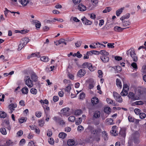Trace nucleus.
<instances>
[{"instance_id":"1","label":"nucleus","mask_w":146,"mask_h":146,"mask_svg":"<svg viewBox=\"0 0 146 146\" xmlns=\"http://www.w3.org/2000/svg\"><path fill=\"white\" fill-rule=\"evenodd\" d=\"M83 68H88V69L91 71L93 72L96 69L95 66H93L92 64L88 62H85L82 65Z\"/></svg>"},{"instance_id":"2","label":"nucleus","mask_w":146,"mask_h":146,"mask_svg":"<svg viewBox=\"0 0 146 146\" xmlns=\"http://www.w3.org/2000/svg\"><path fill=\"white\" fill-rule=\"evenodd\" d=\"M127 54L129 56L130 55L132 58L134 62H137V57L135 53L134 50L133 49H130L127 52Z\"/></svg>"},{"instance_id":"3","label":"nucleus","mask_w":146,"mask_h":146,"mask_svg":"<svg viewBox=\"0 0 146 146\" xmlns=\"http://www.w3.org/2000/svg\"><path fill=\"white\" fill-rule=\"evenodd\" d=\"M139 136V133L138 131H137L132 135L131 139L133 140L134 143H137L139 142L138 138Z\"/></svg>"},{"instance_id":"4","label":"nucleus","mask_w":146,"mask_h":146,"mask_svg":"<svg viewBox=\"0 0 146 146\" xmlns=\"http://www.w3.org/2000/svg\"><path fill=\"white\" fill-rule=\"evenodd\" d=\"M25 84L29 88H31L33 86V82L31 80L30 78L27 76L26 78Z\"/></svg>"},{"instance_id":"5","label":"nucleus","mask_w":146,"mask_h":146,"mask_svg":"<svg viewBox=\"0 0 146 146\" xmlns=\"http://www.w3.org/2000/svg\"><path fill=\"white\" fill-rule=\"evenodd\" d=\"M127 96L129 98H131L132 100H134L139 99V97L137 96H135V94L132 92L129 93Z\"/></svg>"},{"instance_id":"6","label":"nucleus","mask_w":146,"mask_h":146,"mask_svg":"<svg viewBox=\"0 0 146 146\" xmlns=\"http://www.w3.org/2000/svg\"><path fill=\"white\" fill-rule=\"evenodd\" d=\"M86 72V71L84 69H81L78 72L77 75L79 77H81L85 75Z\"/></svg>"},{"instance_id":"7","label":"nucleus","mask_w":146,"mask_h":146,"mask_svg":"<svg viewBox=\"0 0 146 146\" xmlns=\"http://www.w3.org/2000/svg\"><path fill=\"white\" fill-rule=\"evenodd\" d=\"M81 20L82 21L83 23L86 25H91L92 23L91 21L88 20L84 17L82 18Z\"/></svg>"},{"instance_id":"8","label":"nucleus","mask_w":146,"mask_h":146,"mask_svg":"<svg viewBox=\"0 0 146 146\" xmlns=\"http://www.w3.org/2000/svg\"><path fill=\"white\" fill-rule=\"evenodd\" d=\"M29 39L28 38L25 37L22 38L21 39L20 42L25 46L29 42Z\"/></svg>"},{"instance_id":"9","label":"nucleus","mask_w":146,"mask_h":146,"mask_svg":"<svg viewBox=\"0 0 146 146\" xmlns=\"http://www.w3.org/2000/svg\"><path fill=\"white\" fill-rule=\"evenodd\" d=\"M129 27H127L125 28H122L119 26H116L114 27L113 29L116 32H122L123 29H125L127 28H129Z\"/></svg>"},{"instance_id":"10","label":"nucleus","mask_w":146,"mask_h":146,"mask_svg":"<svg viewBox=\"0 0 146 146\" xmlns=\"http://www.w3.org/2000/svg\"><path fill=\"white\" fill-rule=\"evenodd\" d=\"M78 9L82 11H84L86 10V7L82 4H80L78 6Z\"/></svg>"},{"instance_id":"11","label":"nucleus","mask_w":146,"mask_h":146,"mask_svg":"<svg viewBox=\"0 0 146 146\" xmlns=\"http://www.w3.org/2000/svg\"><path fill=\"white\" fill-rule=\"evenodd\" d=\"M70 109L68 108H66L62 109L61 111L62 112L64 115L68 116L69 115V111Z\"/></svg>"},{"instance_id":"12","label":"nucleus","mask_w":146,"mask_h":146,"mask_svg":"<svg viewBox=\"0 0 146 146\" xmlns=\"http://www.w3.org/2000/svg\"><path fill=\"white\" fill-rule=\"evenodd\" d=\"M102 131V130L100 128H98L96 129H94L93 134L96 135L100 134Z\"/></svg>"},{"instance_id":"13","label":"nucleus","mask_w":146,"mask_h":146,"mask_svg":"<svg viewBox=\"0 0 146 146\" xmlns=\"http://www.w3.org/2000/svg\"><path fill=\"white\" fill-rule=\"evenodd\" d=\"M100 58L104 62H108L109 60V58L107 56H103L101 57Z\"/></svg>"},{"instance_id":"14","label":"nucleus","mask_w":146,"mask_h":146,"mask_svg":"<svg viewBox=\"0 0 146 146\" xmlns=\"http://www.w3.org/2000/svg\"><path fill=\"white\" fill-rule=\"evenodd\" d=\"M91 102L93 105L96 104L99 102V100L96 97H94L92 98Z\"/></svg>"},{"instance_id":"15","label":"nucleus","mask_w":146,"mask_h":146,"mask_svg":"<svg viewBox=\"0 0 146 146\" xmlns=\"http://www.w3.org/2000/svg\"><path fill=\"white\" fill-rule=\"evenodd\" d=\"M31 77L32 80L34 82H36L37 80V76L34 72H33L32 74Z\"/></svg>"},{"instance_id":"16","label":"nucleus","mask_w":146,"mask_h":146,"mask_svg":"<svg viewBox=\"0 0 146 146\" xmlns=\"http://www.w3.org/2000/svg\"><path fill=\"white\" fill-rule=\"evenodd\" d=\"M102 137L104 139V140H107L108 139V135L107 133L105 131L102 132Z\"/></svg>"},{"instance_id":"17","label":"nucleus","mask_w":146,"mask_h":146,"mask_svg":"<svg viewBox=\"0 0 146 146\" xmlns=\"http://www.w3.org/2000/svg\"><path fill=\"white\" fill-rule=\"evenodd\" d=\"M5 127L8 129L9 130H10L11 129V127L10 125V123L9 121L5 120Z\"/></svg>"},{"instance_id":"18","label":"nucleus","mask_w":146,"mask_h":146,"mask_svg":"<svg viewBox=\"0 0 146 146\" xmlns=\"http://www.w3.org/2000/svg\"><path fill=\"white\" fill-rule=\"evenodd\" d=\"M75 143L73 139H69L67 141V144L69 146H72Z\"/></svg>"},{"instance_id":"19","label":"nucleus","mask_w":146,"mask_h":146,"mask_svg":"<svg viewBox=\"0 0 146 146\" xmlns=\"http://www.w3.org/2000/svg\"><path fill=\"white\" fill-rule=\"evenodd\" d=\"M20 2L22 5L24 6L27 5L29 3V0H21Z\"/></svg>"},{"instance_id":"20","label":"nucleus","mask_w":146,"mask_h":146,"mask_svg":"<svg viewBox=\"0 0 146 146\" xmlns=\"http://www.w3.org/2000/svg\"><path fill=\"white\" fill-rule=\"evenodd\" d=\"M67 136V134L64 132H61L59 133L58 135L59 137L60 138L64 139Z\"/></svg>"},{"instance_id":"21","label":"nucleus","mask_w":146,"mask_h":146,"mask_svg":"<svg viewBox=\"0 0 146 146\" xmlns=\"http://www.w3.org/2000/svg\"><path fill=\"white\" fill-rule=\"evenodd\" d=\"M100 112L99 111H95L93 115L94 117L97 118H98L100 116Z\"/></svg>"},{"instance_id":"22","label":"nucleus","mask_w":146,"mask_h":146,"mask_svg":"<svg viewBox=\"0 0 146 146\" xmlns=\"http://www.w3.org/2000/svg\"><path fill=\"white\" fill-rule=\"evenodd\" d=\"M123 9V8H121L120 9H118L116 11V15L117 16H119L120 15V14L122 13Z\"/></svg>"},{"instance_id":"23","label":"nucleus","mask_w":146,"mask_h":146,"mask_svg":"<svg viewBox=\"0 0 146 146\" xmlns=\"http://www.w3.org/2000/svg\"><path fill=\"white\" fill-rule=\"evenodd\" d=\"M9 107L10 110H14V108H16L17 107V105L16 104H11L9 105Z\"/></svg>"},{"instance_id":"24","label":"nucleus","mask_w":146,"mask_h":146,"mask_svg":"<svg viewBox=\"0 0 146 146\" xmlns=\"http://www.w3.org/2000/svg\"><path fill=\"white\" fill-rule=\"evenodd\" d=\"M122 23L123 26L124 27H127L130 24V22L129 21H123Z\"/></svg>"},{"instance_id":"25","label":"nucleus","mask_w":146,"mask_h":146,"mask_svg":"<svg viewBox=\"0 0 146 146\" xmlns=\"http://www.w3.org/2000/svg\"><path fill=\"white\" fill-rule=\"evenodd\" d=\"M116 85L117 86L120 87V88H121L122 87V85L121 84V82L120 80L117 78L116 80Z\"/></svg>"},{"instance_id":"26","label":"nucleus","mask_w":146,"mask_h":146,"mask_svg":"<svg viewBox=\"0 0 146 146\" xmlns=\"http://www.w3.org/2000/svg\"><path fill=\"white\" fill-rule=\"evenodd\" d=\"M40 59L42 61L47 62L48 61L49 58L48 57L43 56Z\"/></svg>"},{"instance_id":"27","label":"nucleus","mask_w":146,"mask_h":146,"mask_svg":"<svg viewBox=\"0 0 146 146\" xmlns=\"http://www.w3.org/2000/svg\"><path fill=\"white\" fill-rule=\"evenodd\" d=\"M99 53L102 54L103 56H107L109 54L105 50H100L99 52Z\"/></svg>"},{"instance_id":"28","label":"nucleus","mask_w":146,"mask_h":146,"mask_svg":"<svg viewBox=\"0 0 146 146\" xmlns=\"http://www.w3.org/2000/svg\"><path fill=\"white\" fill-rule=\"evenodd\" d=\"M128 94V92L127 90L123 89V90L121 93V94L122 96H126Z\"/></svg>"},{"instance_id":"29","label":"nucleus","mask_w":146,"mask_h":146,"mask_svg":"<svg viewBox=\"0 0 146 146\" xmlns=\"http://www.w3.org/2000/svg\"><path fill=\"white\" fill-rule=\"evenodd\" d=\"M119 135L123 137H125V131L121 130L119 133Z\"/></svg>"},{"instance_id":"30","label":"nucleus","mask_w":146,"mask_h":146,"mask_svg":"<svg viewBox=\"0 0 146 146\" xmlns=\"http://www.w3.org/2000/svg\"><path fill=\"white\" fill-rule=\"evenodd\" d=\"M22 93L24 94H27L28 92V89L27 87H24L22 88L21 90Z\"/></svg>"},{"instance_id":"31","label":"nucleus","mask_w":146,"mask_h":146,"mask_svg":"<svg viewBox=\"0 0 146 146\" xmlns=\"http://www.w3.org/2000/svg\"><path fill=\"white\" fill-rule=\"evenodd\" d=\"M111 109L109 107H105L104 110V112L107 113H109L111 112Z\"/></svg>"},{"instance_id":"32","label":"nucleus","mask_w":146,"mask_h":146,"mask_svg":"<svg viewBox=\"0 0 146 146\" xmlns=\"http://www.w3.org/2000/svg\"><path fill=\"white\" fill-rule=\"evenodd\" d=\"M7 116V114L4 111H0V117L5 118Z\"/></svg>"},{"instance_id":"33","label":"nucleus","mask_w":146,"mask_h":146,"mask_svg":"<svg viewBox=\"0 0 146 146\" xmlns=\"http://www.w3.org/2000/svg\"><path fill=\"white\" fill-rule=\"evenodd\" d=\"M82 111L80 110H77L75 111L74 113L76 115H79L82 113Z\"/></svg>"},{"instance_id":"34","label":"nucleus","mask_w":146,"mask_h":146,"mask_svg":"<svg viewBox=\"0 0 146 146\" xmlns=\"http://www.w3.org/2000/svg\"><path fill=\"white\" fill-rule=\"evenodd\" d=\"M139 117L141 119L145 118L146 116V114L144 113H141L139 114Z\"/></svg>"},{"instance_id":"35","label":"nucleus","mask_w":146,"mask_h":146,"mask_svg":"<svg viewBox=\"0 0 146 146\" xmlns=\"http://www.w3.org/2000/svg\"><path fill=\"white\" fill-rule=\"evenodd\" d=\"M87 129L91 133L93 134V132L95 129L93 127L91 126H89Z\"/></svg>"},{"instance_id":"36","label":"nucleus","mask_w":146,"mask_h":146,"mask_svg":"<svg viewBox=\"0 0 146 146\" xmlns=\"http://www.w3.org/2000/svg\"><path fill=\"white\" fill-rule=\"evenodd\" d=\"M107 123L109 125L113 124L114 123L112 119L111 118L107 119L106 120Z\"/></svg>"},{"instance_id":"37","label":"nucleus","mask_w":146,"mask_h":146,"mask_svg":"<svg viewBox=\"0 0 146 146\" xmlns=\"http://www.w3.org/2000/svg\"><path fill=\"white\" fill-rule=\"evenodd\" d=\"M82 121V119L81 117H79L77 120L75 121V123L76 125H80Z\"/></svg>"},{"instance_id":"38","label":"nucleus","mask_w":146,"mask_h":146,"mask_svg":"<svg viewBox=\"0 0 146 146\" xmlns=\"http://www.w3.org/2000/svg\"><path fill=\"white\" fill-rule=\"evenodd\" d=\"M30 92L32 94H36L37 93V90L36 89L33 88L31 89Z\"/></svg>"},{"instance_id":"39","label":"nucleus","mask_w":146,"mask_h":146,"mask_svg":"<svg viewBox=\"0 0 146 146\" xmlns=\"http://www.w3.org/2000/svg\"><path fill=\"white\" fill-rule=\"evenodd\" d=\"M106 101L107 103L108 104H113V105L114 106H115V103H113V100H111V99L109 98H107L106 99Z\"/></svg>"},{"instance_id":"40","label":"nucleus","mask_w":146,"mask_h":146,"mask_svg":"<svg viewBox=\"0 0 146 146\" xmlns=\"http://www.w3.org/2000/svg\"><path fill=\"white\" fill-rule=\"evenodd\" d=\"M111 10V7H107L104 10L103 12V13H107L110 12Z\"/></svg>"},{"instance_id":"41","label":"nucleus","mask_w":146,"mask_h":146,"mask_svg":"<svg viewBox=\"0 0 146 146\" xmlns=\"http://www.w3.org/2000/svg\"><path fill=\"white\" fill-rule=\"evenodd\" d=\"M0 131L2 134L5 135L7 134V132L6 129L4 128H1L0 129Z\"/></svg>"},{"instance_id":"42","label":"nucleus","mask_w":146,"mask_h":146,"mask_svg":"<svg viewBox=\"0 0 146 146\" xmlns=\"http://www.w3.org/2000/svg\"><path fill=\"white\" fill-rule=\"evenodd\" d=\"M75 119V117L73 116L69 117L68 118V120L71 122H74Z\"/></svg>"},{"instance_id":"43","label":"nucleus","mask_w":146,"mask_h":146,"mask_svg":"<svg viewBox=\"0 0 146 146\" xmlns=\"http://www.w3.org/2000/svg\"><path fill=\"white\" fill-rule=\"evenodd\" d=\"M94 139L97 141H100V134L96 135Z\"/></svg>"},{"instance_id":"44","label":"nucleus","mask_w":146,"mask_h":146,"mask_svg":"<svg viewBox=\"0 0 146 146\" xmlns=\"http://www.w3.org/2000/svg\"><path fill=\"white\" fill-rule=\"evenodd\" d=\"M53 120L57 123H58L61 119V118L58 117H54L53 118Z\"/></svg>"},{"instance_id":"45","label":"nucleus","mask_w":146,"mask_h":146,"mask_svg":"<svg viewBox=\"0 0 146 146\" xmlns=\"http://www.w3.org/2000/svg\"><path fill=\"white\" fill-rule=\"evenodd\" d=\"M113 96L115 99L119 97H120L119 94L115 92H113Z\"/></svg>"},{"instance_id":"46","label":"nucleus","mask_w":146,"mask_h":146,"mask_svg":"<svg viewBox=\"0 0 146 146\" xmlns=\"http://www.w3.org/2000/svg\"><path fill=\"white\" fill-rule=\"evenodd\" d=\"M113 96L115 99L119 97H120L119 94L115 92H113Z\"/></svg>"},{"instance_id":"47","label":"nucleus","mask_w":146,"mask_h":146,"mask_svg":"<svg viewBox=\"0 0 146 146\" xmlns=\"http://www.w3.org/2000/svg\"><path fill=\"white\" fill-rule=\"evenodd\" d=\"M134 112L137 115L139 114L141 112V110L138 108H136L134 110Z\"/></svg>"},{"instance_id":"48","label":"nucleus","mask_w":146,"mask_h":146,"mask_svg":"<svg viewBox=\"0 0 146 146\" xmlns=\"http://www.w3.org/2000/svg\"><path fill=\"white\" fill-rule=\"evenodd\" d=\"M44 123V120L41 119L40 120L38 121L39 125L41 127H42Z\"/></svg>"},{"instance_id":"49","label":"nucleus","mask_w":146,"mask_h":146,"mask_svg":"<svg viewBox=\"0 0 146 146\" xmlns=\"http://www.w3.org/2000/svg\"><path fill=\"white\" fill-rule=\"evenodd\" d=\"M95 85V83L94 81H92V82H90L89 84V88L90 89H91L93 88L94 87Z\"/></svg>"},{"instance_id":"50","label":"nucleus","mask_w":146,"mask_h":146,"mask_svg":"<svg viewBox=\"0 0 146 146\" xmlns=\"http://www.w3.org/2000/svg\"><path fill=\"white\" fill-rule=\"evenodd\" d=\"M71 88V85L70 84H69L67 87H66V89H65V91L69 92L70 91Z\"/></svg>"},{"instance_id":"51","label":"nucleus","mask_w":146,"mask_h":146,"mask_svg":"<svg viewBox=\"0 0 146 146\" xmlns=\"http://www.w3.org/2000/svg\"><path fill=\"white\" fill-rule=\"evenodd\" d=\"M98 73L99 74L98 76V77L100 78H101L102 77V74L103 73L101 70H99L98 72Z\"/></svg>"},{"instance_id":"52","label":"nucleus","mask_w":146,"mask_h":146,"mask_svg":"<svg viewBox=\"0 0 146 146\" xmlns=\"http://www.w3.org/2000/svg\"><path fill=\"white\" fill-rule=\"evenodd\" d=\"M114 44V43H108L107 44V46L109 48H114V46H113Z\"/></svg>"},{"instance_id":"53","label":"nucleus","mask_w":146,"mask_h":146,"mask_svg":"<svg viewBox=\"0 0 146 146\" xmlns=\"http://www.w3.org/2000/svg\"><path fill=\"white\" fill-rule=\"evenodd\" d=\"M82 42L80 41H77L75 43V44L76 47H80L81 44Z\"/></svg>"},{"instance_id":"54","label":"nucleus","mask_w":146,"mask_h":146,"mask_svg":"<svg viewBox=\"0 0 146 146\" xmlns=\"http://www.w3.org/2000/svg\"><path fill=\"white\" fill-rule=\"evenodd\" d=\"M19 120L20 123H22L26 121V119L25 117H22L19 119Z\"/></svg>"},{"instance_id":"55","label":"nucleus","mask_w":146,"mask_h":146,"mask_svg":"<svg viewBox=\"0 0 146 146\" xmlns=\"http://www.w3.org/2000/svg\"><path fill=\"white\" fill-rule=\"evenodd\" d=\"M29 32V30L24 29L20 31V33L23 34H25L26 33H28Z\"/></svg>"},{"instance_id":"56","label":"nucleus","mask_w":146,"mask_h":146,"mask_svg":"<svg viewBox=\"0 0 146 146\" xmlns=\"http://www.w3.org/2000/svg\"><path fill=\"white\" fill-rule=\"evenodd\" d=\"M85 96V94L84 93L82 92L81 93L80 96V99H83V98H84Z\"/></svg>"},{"instance_id":"57","label":"nucleus","mask_w":146,"mask_h":146,"mask_svg":"<svg viewBox=\"0 0 146 146\" xmlns=\"http://www.w3.org/2000/svg\"><path fill=\"white\" fill-rule=\"evenodd\" d=\"M135 104L136 105H142L143 104V102L141 101H136L135 102Z\"/></svg>"},{"instance_id":"58","label":"nucleus","mask_w":146,"mask_h":146,"mask_svg":"<svg viewBox=\"0 0 146 146\" xmlns=\"http://www.w3.org/2000/svg\"><path fill=\"white\" fill-rule=\"evenodd\" d=\"M24 46L25 45H23V44L21 43V42H20V43L19 45V47L18 48V50H21Z\"/></svg>"},{"instance_id":"59","label":"nucleus","mask_w":146,"mask_h":146,"mask_svg":"<svg viewBox=\"0 0 146 146\" xmlns=\"http://www.w3.org/2000/svg\"><path fill=\"white\" fill-rule=\"evenodd\" d=\"M135 118L132 117L130 116H129L128 117V119L129 122H133Z\"/></svg>"},{"instance_id":"60","label":"nucleus","mask_w":146,"mask_h":146,"mask_svg":"<svg viewBox=\"0 0 146 146\" xmlns=\"http://www.w3.org/2000/svg\"><path fill=\"white\" fill-rule=\"evenodd\" d=\"M84 129L82 125H79L78 126L77 128V130L79 131H82Z\"/></svg>"},{"instance_id":"61","label":"nucleus","mask_w":146,"mask_h":146,"mask_svg":"<svg viewBox=\"0 0 146 146\" xmlns=\"http://www.w3.org/2000/svg\"><path fill=\"white\" fill-rule=\"evenodd\" d=\"M35 115L37 117H39L41 115V113L40 111H37L35 113Z\"/></svg>"},{"instance_id":"62","label":"nucleus","mask_w":146,"mask_h":146,"mask_svg":"<svg viewBox=\"0 0 146 146\" xmlns=\"http://www.w3.org/2000/svg\"><path fill=\"white\" fill-rule=\"evenodd\" d=\"M91 2L93 5H96L98 2V0H91Z\"/></svg>"},{"instance_id":"63","label":"nucleus","mask_w":146,"mask_h":146,"mask_svg":"<svg viewBox=\"0 0 146 146\" xmlns=\"http://www.w3.org/2000/svg\"><path fill=\"white\" fill-rule=\"evenodd\" d=\"M131 66L134 68L137 69V65L136 63L133 62L131 64Z\"/></svg>"},{"instance_id":"64","label":"nucleus","mask_w":146,"mask_h":146,"mask_svg":"<svg viewBox=\"0 0 146 146\" xmlns=\"http://www.w3.org/2000/svg\"><path fill=\"white\" fill-rule=\"evenodd\" d=\"M58 97L56 96H54L53 97V100L54 102H57L58 100Z\"/></svg>"}]
</instances>
